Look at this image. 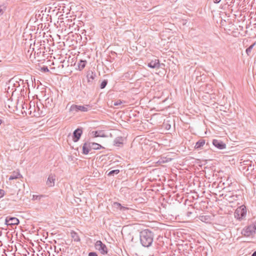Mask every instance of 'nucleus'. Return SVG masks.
Wrapping results in <instances>:
<instances>
[{
    "label": "nucleus",
    "mask_w": 256,
    "mask_h": 256,
    "mask_svg": "<svg viewBox=\"0 0 256 256\" xmlns=\"http://www.w3.org/2000/svg\"><path fill=\"white\" fill-rule=\"evenodd\" d=\"M154 238V232L148 229L144 230L140 233V242L144 247L150 246L153 242Z\"/></svg>",
    "instance_id": "f257e3e1"
},
{
    "label": "nucleus",
    "mask_w": 256,
    "mask_h": 256,
    "mask_svg": "<svg viewBox=\"0 0 256 256\" xmlns=\"http://www.w3.org/2000/svg\"><path fill=\"white\" fill-rule=\"evenodd\" d=\"M242 234L246 237H254L256 235V222L244 228Z\"/></svg>",
    "instance_id": "f03ea898"
},
{
    "label": "nucleus",
    "mask_w": 256,
    "mask_h": 256,
    "mask_svg": "<svg viewBox=\"0 0 256 256\" xmlns=\"http://www.w3.org/2000/svg\"><path fill=\"white\" fill-rule=\"evenodd\" d=\"M224 198L228 201L230 203L234 202L242 198V196L240 194H237V192H229L224 195Z\"/></svg>",
    "instance_id": "7ed1b4c3"
},
{
    "label": "nucleus",
    "mask_w": 256,
    "mask_h": 256,
    "mask_svg": "<svg viewBox=\"0 0 256 256\" xmlns=\"http://www.w3.org/2000/svg\"><path fill=\"white\" fill-rule=\"evenodd\" d=\"M246 214V209L244 205H242L238 207L234 212V216L238 220H243Z\"/></svg>",
    "instance_id": "20e7f679"
},
{
    "label": "nucleus",
    "mask_w": 256,
    "mask_h": 256,
    "mask_svg": "<svg viewBox=\"0 0 256 256\" xmlns=\"http://www.w3.org/2000/svg\"><path fill=\"white\" fill-rule=\"evenodd\" d=\"M94 247L102 254H108V248L106 245L103 244L101 240H97L94 244Z\"/></svg>",
    "instance_id": "39448f33"
},
{
    "label": "nucleus",
    "mask_w": 256,
    "mask_h": 256,
    "mask_svg": "<svg viewBox=\"0 0 256 256\" xmlns=\"http://www.w3.org/2000/svg\"><path fill=\"white\" fill-rule=\"evenodd\" d=\"M88 105L86 106H80V105H76V104H72L71 106L70 110L72 112H73L74 113L77 112L79 111L80 112H87L88 110Z\"/></svg>",
    "instance_id": "423d86ee"
},
{
    "label": "nucleus",
    "mask_w": 256,
    "mask_h": 256,
    "mask_svg": "<svg viewBox=\"0 0 256 256\" xmlns=\"http://www.w3.org/2000/svg\"><path fill=\"white\" fill-rule=\"evenodd\" d=\"M8 92H11L13 94L14 92L16 90V88H19L20 84L19 82L16 81L14 80H11L8 83Z\"/></svg>",
    "instance_id": "0eeeda50"
},
{
    "label": "nucleus",
    "mask_w": 256,
    "mask_h": 256,
    "mask_svg": "<svg viewBox=\"0 0 256 256\" xmlns=\"http://www.w3.org/2000/svg\"><path fill=\"white\" fill-rule=\"evenodd\" d=\"M19 224V220L15 217L7 216L5 219V224L7 226H11L18 225Z\"/></svg>",
    "instance_id": "6e6552de"
},
{
    "label": "nucleus",
    "mask_w": 256,
    "mask_h": 256,
    "mask_svg": "<svg viewBox=\"0 0 256 256\" xmlns=\"http://www.w3.org/2000/svg\"><path fill=\"white\" fill-rule=\"evenodd\" d=\"M163 124L164 128H170L172 125L174 126V128H175L174 120L171 117H168L166 118V119H164Z\"/></svg>",
    "instance_id": "1a4fd4ad"
},
{
    "label": "nucleus",
    "mask_w": 256,
    "mask_h": 256,
    "mask_svg": "<svg viewBox=\"0 0 256 256\" xmlns=\"http://www.w3.org/2000/svg\"><path fill=\"white\" fill-rule=\"evenodd\" d=\"M82 129H76L73 132L72 140L74 142H77L79 140L82 134Z\"/></svg>",
    "instance_id": "9d476101"
},
{
    "label": "nucleus",
    "mask_w": 256,
    "mask_h": 256,
    "mask_svg": "<svg viewBox=\"0 0 256 256\" xmlns=\"http://www.w3.org/2000/svg\"><path fill=\"white\" fill-rule=\"evenodd\" d=\"M213 145L220 150H222L226 148V145L221 140L214 139L212 140Z\"/></svg>",
    "instance_id": "9b49d317"
},
{
    "label": "nucleus",
    "mask_w": 256,
    "mask_h": 256,
    "mask_svg": "<svg viewBox=\"0 0 256 256\" xmlns=\"http://www.w3.org/2000/svg\"><path fill=\"white\" fill-rule=\"evenodd\" d=\"M161 64L160 63V61L158 59H154L152 60L150 62L148 63V66L152 68L158 69L160 67Z\"/></svg>",
    "instance_id": "f8f14e48"
},
{
    "label": "nucleus",
    "mask_w": 256,
    "mask_h": 256,
    "mask_svg": "<svg viewBox=\"0 0 256 256\" xmlns=\"http://www.w3.org/2000/svg\"><path fill=\"white\" fill-rule=\"evenodd\" d=\"M56 180V175L51 174L49 175L46 182V184L52 187L54 186Z\"/></svg>",
    "instance_id": "ddd939ff"
},
{
    "label": "nucleus",
    "mask_w": 256,
    "mask_h": 256,
    "mask_svg": "<svg viewBox=\"0 0 256 256\" xmlns=\"http://www.w3.org/2000/svg\"><path fill=\"white\" fill-rule=\"evenodd\" d=\"M36 108H38V111H36V108H35V106H34V108H32L31 106H30V112L31 114L32 113V110H34L33 112V116H40L42 114V112H40V108L38 107V105L36 106Z\"/></svg>",
    "instance_id": "4468645a"
},
{
    "label": "nucleus",
    "mask_w": 256,
    "mask_h": 256,
    "mask_svg": "<svg viewBox=\"0 0 256 256\" xmlns=\"http://www.w3.org/2000/svg\"><path fill=\"white\" fill-rule=\"evenodd\" d=\"M96 76V75L95 72L92 71L88 72L86 75L88 82L90 84H92Z\"/></svg>",
    "instance_id": "2eb2a0df"
},
{
    "label": "nucleus",
    "mask_w": 256,
    "mask_h": 256,
    "mask_svg": "<svg viewBox=\"0 0 256 256\" xmlns=\"http://www.w3.org/2000/svg\"><path fill=\"white\" fill-rule=\"evenodd\" d=\"M91 150L90 142H86L82 146V152L84 154H88Z\"/></svg>",
    "instance_id": "dca6fc26"
},
{
    "label": "nucleus",
    "mask_w": 256,
    "mask_h": 256,
    "mask_svg": "<svg viewBox=\"0 0 256 256\" xmlns=\"http://www.w3.org/2000/svg\"><path fill=\"white\" fill-rule=\"evenodd\" d=\"M113 206L114 208H116L118 209H119L122 212H124L126 210H128L130 209V208H128V207L122 206L120 203L118 202H114Z\"/></svg>",
    "instance_id": "f3484780"
},
{
    "label": "nucleus",
    "mask_w": 256,
    "mask_h": 256,
    "mask_svg": "<svg viewBox=\"0 0 256 256\" xmlns=\"http://www.w3.org/2000/svg\"><path fill=\"white\" fill-rule=\"evenodd\" d=\"M93 137H106V136L103 130L92 132L91 134Z\"/></svg>",
    "instance_id": "a211bd4d"
},
{
    "label": "nucleus",
    "mask_w": 256,
    "mask_h": 256,
    "mask_svg": "<svg viewBox=\"0 0 256 256\" xmlns=\"http://www.w3.org/2000/svg\"><path fill=\"white\" fill-rule=\"evenodd\" d=\"M205 144V140L200 139L198 142H197L194 146V148L196 150H201L202 147Z\"/></svg>",
    "instance_id": "6ab92c4d"
},
{
    "label": "nucleus",
    "mask_w": 256,
    "mask_h": 256,
    "mask_svg": "<svg viewBox=\"0 0 256 256\" xmlns=\"http://www.w3.org/2000/svg\"><path fill=\"white\" fill-rule=\"evenodd\" d=\"M90 144L91 150H100L102 148H104V147L102 146H101L100 144L98 143L90 142Z\"/></svg>",
    "instance_id": "aec40b11"
},
{
    "label": "nucleus",
    "mask_w": 256,
    "mask_h": 256,
    "mask_svg": "<svg viewBox=\"0 0 256 256\" xmlns=\"http://www.w3.org/2000/svg\"><path fill=\"white\" fill-rule=\"evenodd\" d=\"M87 63L86 60H80L78 64V66L80 70H82L85 67L86 64Z\"/></svg>",
    "instance_id": "412c9836"
},
{
    "label": "nucleus",
    "mask_w": 256,
    "mask_h": 256,
    "mask_svg": "<svg viewBox=\"0 0 256 256\" xmlns=\"http://www.w3.org/2000/svg\"><path fill=\"white\" fill-rule=\"evenodd\" d=\"M71 236L72 238V240L74 242H80V239L78 235V234L75 232L74 231H72L70 232Z\"/></svg>",
    "instance_id": "4be33fe9"
},
{
    "label": "nucleus",
    "mask_w": 256,
    "mask_h": 256,
    "mask_svg": "<svg viewBox=\"0 0 256 256\" xmlns=\"http://www.w3.org/2000/svg\"><path fill=\"white\" fill-rule=\"evenodd\" d=\"M124 138L122 136H118L114 140L115 144L117 146H119L120 144H122L124 141Z\"/></svg>",
    "instance_id": "5701e85b"
},
{
    "label": "nucleus",
    "mask_w": 256,
    "mask_h": 256,
    "mask_svg": "<svg viewBox=\"0 0 256 256\" xmlns=\"http://www.w3.org/2000/svg\"><path fill=\"white\" fill-rule=\"evenodd\" d=\"M120 172L119 170H114L110 171L108 174V176H114V174H117Z\"/></svg>",
    "instance_id": "b1692460"
},
{
    "label": "nucleus",
    "mask_w": 256,
    "mask_h": 256,
    "mask_svg": "<svg viewBox=\"0 0 256 256\" xmlns=\"http://www.w3.org/2000/svg\"><path fill=\"white\" fill-rule=\"evenodd\" d=\"M254 45V44L250 45L248 48L246 49V52L248 56H250V54L252 50Z\"/></svg>",
    "instance_id": "393cba45"
},
{
    "label": "nucleus",
    "mask_w": 256,
    "mask_h": 256,
    "mask_svg": "<svg viewBox=\"0 0 256 256\" xmlns=\"http://www.w3.org/2000/svg\"><path fill=\"white\" fill-rule=\"evenodd\" d=\"M126 102L124 100H116V102H114V105L115 106H118L122 104H124Z\"/></svg>",
    "instance_id": "a878e982"
},
{
    "label": "nucleus",
    "mask_w": 256,
    "mask_h": 256,
    "mask_svg": "<svg viewBox=\"0 0 256 256\" xmlns=\"http://www.w3.org/2000/svg\"><path fill=\"white\" fill-rule=\"evenodd\" d=\"M107 84H108V80H104L100 84V88L103 89V88H105V87L106 86Z\"/></svg>",
    "instance_id": "bb28decb"
},
{
    "label": "nucleus",
    "mask_w": 256,
    "mask_h": 256,
    "mask_svg": "<svg viewBox=\"0 0 256 256\" xmlns=\"http://www.w3.org/2000/svg\"><path fill=\"white\" fill-rule=\"evenodd\" d=\"M44 196L42 195H40V196L34 195L33 196V200H40V198Z\"/></svg>",
    "instance_id": "cd10ccee"
},
{
    "label": "nucleus",
    "mask_w": 256,
    "mask_h": 256,
    "mask_svg": "<svg viewBox=\"0 0 256 256\" xmlns=\"http://www.w3.org/2000/svg\"><path fill=\"white\" fill-rule=\"evenodd\" d=\"M4 8L5 6H0V16L2 14Z\"/></svg>",
    "instance_id": "c85d7f7f"
},
{
    "label": "nucleus",
    "mask_w": 256,
    "mask_h": 256,
    "mask_svg": "<svg viewBox=\"0 0 256 256\" xmlns=\"http://www.w3.org/2000/svg\"><path fill=\"white\" fill-rule=\"evenodd\" d=\"M18 178V176H14V175L10 176V177L9 178V180H14V179H16Z\"/></svg>",
    "instance_id": "c756f323"
},
{
    "label": "nucleus",
    "mask_w": 256,
    "mask_h": 256,
    "mask_svg": "<svg viewBox=\"0 0 256 256\" xmlns=\"http://www.w3.org/2000/svg\"><path fill=\"white\" fill-rule=\"evenodd\" d=\"M4 191L3 190L0 189V198L3 197L4 195Z\"/></svg>",
    "instance_id": "7c9ffc66"
},
{
    "label": "nucleus",
    "mask_w": 256,
    "mask_h": 256,
    "mask_svg": "<svg viewBox=\"0 0 256 256\" xmlns=\"http://www.w3.org/2000/svg\"><path fill=\"white\" fill-rule=\"evenodd\" d=\"M88 256H98V254L96 252H90L88 253Z\"/></svg>",
    "instance_id": "2f4dec72"
},
{
    "label": "nucleus",
    "mask_w": 256,
    "mask_h": 256,
    "mask_svg": "<svg viewBox=\"0 0 256 256\" xmlns=\"http://www.w3.org/2000/svg\"><path fill=\"white\" fill-rule=\"evenodd\" d=\"M42 70L45 72H48L50 70L47 66H44L42 68Z\"/></svg>",
    "instance_id": "473e14b6"
},
{
    "label": "nucleus",
    "mask_w": 256,
    "mask_h": 256,
    "mask_svg": "<svg viewBox=\"0 0 256 256\" xmlns=\"http://www.w3.org/2000/svg\"><path fill=\"white\" fill-rule=\"evenodd\" d=\"M36 53L37 56H38L41 53V48L37 50V52H35V54Z\"/></svg>",
    "instance_id": "72a5a7b5"
},
{
    "label": "nucleus",
    "mask_w": 256,
    "mask_h": 256,
    "mask_svg": "<svg viewBox=\"0 0 256 256\" xmlns=\"http://www.w3.org/2000/svg\"><path fill=\"white\" fill-rule=\"evenodd\" d=\"M208 218H206V216H201V220L202 221H204V220H206Z\"/></svg>",
    "instance_id": "f704fd0d"
},
{
    "label": "nucleus",
    "mask_w": 256,
    "mask_h": 256,
    "mask_svg": "<svg viewBox=\"0 0 256 256\" xmlns=\"http://www.w3.org/2000/svg\"><path fill=\"white\" fill-rule=\"evenodd\" d=\"M221 1V0H214V2L216 4H218Z\"/></svg>",
    "instance_id": "c9c22d12"
},
{
    "label": "nucleus",
    "mask_w": 256,
    "mask_h": 256,
    "mask_svg": "<svg viewBox=\"0 0 256 256\" xmlns=\"http://www.w3.org/2000/svg\"><path fill=\"white\" fill-rule=\"evenodd\" d=\"M251 256H256V251L254 252Z\"/></svg>",
    "instance_id": "e433bc0d"
},
{
    "label": "nucleus",
    "mask_w": 256,
    "mask_h": 256,
    "mask_svg": "<svg viewBox=\"0 0 256 256\" xmlns=\"http://www.w3.org/2000/svg\"><path fill=\"white\" fill-rule=\"evenodd\" d=\"M191 214L190 212H188V216H189V214Z\"/></svg>",
    "instance_id": "4c0bfd02"
},
{
    "label": "nucleus",
    "mask_w": 256,
    "mask_h": 256,
    "mask_svg": "<svg viewBox=\"0 0 256 256\" xmlns=\"http://www.w3.org/2000/svg\"><path fill=\"white\" fill-rule=\"evenodd\" d=\"M191 214L190 212H188V216H189V214Z\"/></svg>",
    "instance_id": "58836bf2"
},
{
    "label": "nucleus",
    "mask_w": 256,
    "mask_h": 256,
    "mask_svg": "<svg viewBox=\"0 0 256 256\" xmlns=\"http://www.w3.org/2000/svg\"><path fill=\"white\" fill-rule=\"evenodd\" d=\"M1 62V60H0V62Z\"/></svg>",
    "instance_id": "ea45409f"
}]
</instances>
